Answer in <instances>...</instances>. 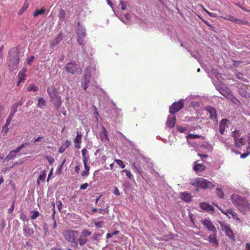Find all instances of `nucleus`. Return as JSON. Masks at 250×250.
<instances>
[{"label": "nucleus", "mask_w": 250, "mask_h": 250, "mask_svg": "<svg viewBox=\"0 0 250 250\" xmlns=\"http://www.w3.org/2000/svg\"><path fill=\"white\" fill-rule=\"evenodd\" d=\"M19 46L11 48L8 52V66L9 71L12 72L15 70L19 63L21 56Z\"/></svg>", "instance_id": "f257e3e1"}, {"label": "nucleus", "mask_w": 250, "mask_h": 250, "mask_svg": "<svg viewBox=\"0 0 250 250\" xmlns=\"http://www.w3.org/2000/svg\"><path fill=\"white\" fill-rule=\"evenodd\" d=\"M231 200L241 212L246 214L247 212L250 211V203L245 198L237 194H232Z\"/></svg>", "instance_id": "f03ea898"}, {"label": "nucleus", "mask_w": 250, "mask_h": 250, "mask_svg": "<svg viewBox=\"0 0 250 250\" xmlns=\"http://www.w3.org/2000/svg\"><path fill=\"white\" fill-rule=\"evenodd\" d=\"M47 93L49 96L50 102L54 105L55 108L58 110L61 107L62 101L59 91L52 85L47 88Z\"/></svg>", "instance_id": "7ed1b4c3"}, {"label": "nucleus", "mask_w": 250, "mask_h": 250, "mask_svg": "<svg viewBox=\"0 0 250 250\" xmlns=\"http://www.w3.org/2000/svg\"><path fill=\"white\" fill-rule=\"evenodd\" d=\"M64 239L68 242L71 243V246L74 248H79L78 247L77 239L79 236V231L75 230H65L62 232Z\"/></svg>", "instance_id": "20e7f679"}, {"label": "nucleus", "mask_w": 250, "mask_h": 250, "mask_svg": "<svg viewBox=\"0 0 250 250\" xmlns=\"http://www.w3.org/2000/svg\"><path fill=\"white\" fill-rule=\"evenodd\" d=\"M190 184L198 188L196 189L197 191H198L199 188L203 189L213 188L215 186L212 182L203 178H197L192 180L190 182Z\"/></svg>", "instance_id": "39448f33"}, {"label": "nucleus", "mask_w": 250, "mask_h": 250, "mask_svg": "<svg viewBox=\"0 0 250 250\" xmlns=\"http://www.w3.org/2000/svg\"><path fill=\"white\" fill-rule=\"evenodd\" d=\"M91 234V232L88 229H83L80 233H79V236L77 241L78 246L79 245L80 247H83L87 243L91 242L88 237L90 236Z\"/></svg>", "instance_id": "423d86ee"}, {"label": "nucleus", "mask_w": 250, "mask_h": 250, "mask_svg": "<svg viewBox=\"0 0 250 250\" xmlns=\"http://www.w3.org/2000/svg\"><path fill=\"white\" fill-rule=\"evenodd\" d=\"M65 69L67 72L73 75H79L82 72L80 65L73 61L67 63L65 67Z\"/></svg>", "instance_id": "0eeeda50"}, {"label": "nucleus", "mask_w": 250, "mask_h": 250, "mask_svg": "<svg viewBox=\"0 0 250 250\" xmlns=\"http://www.w3.org/2000/svg\"><path fill=\"white\" fill-rule=\"evenodd\" d=\"M236 87H237V92L241 96L245 98L250 97V94L247 91L248 85L239 83Z\"/></svg>", "instance_id": "6e6552de"}, {"label": "nucleus", "mask_w": 250, "mask_h": 250, "mask_svg": "<svg viewBox=\"0 0 250 250\" xmlns=\"http://www.w3.org/2000/svg\"><path fill=\"white\" fill-rule=\"evenodd\" d=\"M184 107V102L181 99L178 102H174L169 107V112L170 114H174L178 112Z\"/></svg>", "instance_id": "1a4fd4ad"}, {"label": "nucleus", "mask_w": 250, "mask_h": 250, "mask_svg": "<svg viewBox=\"0 0 250 250\" xmlns=\"http://www.w3.org/2000/svg\"><path fill=\"white\" fill-rule=\"evenodd\" d=\"M91 77V72L86 71L81 81V86L84 90H86L88 87L90 83V80Z\"/></svg>", "instance_id": "9d476101"}, {"label": "nucleus", "mask_w": 250, "mask_h": 250, "mask_svg": "<svg viewBox=\"0 0 250 250\" xmlns=\"http://www.w3.org/2000/svg\"><path fill=\"white\" fill-rule=\"evenodd\" d=\"M201 223L206 227L208 230L211 231L213 233L217 232V229L210 220L205 218L201 221Z\"/></svg>", "instance_id": "9b49d317"}, {"label": "nucleus", "mask_w": 250, "mask_h": 250, "mask_svg": "<svg viewBox=\"0 0 250 250\" xmlns=\"http://www.w3.org/2000/svg\"><path fill=\"white\" fill-rule=\"evenodd\" d=\"M216 89L227 99H228V98L232 93L231 90L229 88L227 87L225 88L221 86H216Z\"/></svg>", "instance_id": "f8f14e48"}, {"label": "nucleus", "mask_w": 250, "mask_h": 250, "mask_svg": "<svg viewBox=\"0 0 250 250\" xmlns=\"http://www.w3.org/2000/svg\"><path fill=\"white\" fill-rule=\"evenodd\" d=\"M205 110L208 112V113L209 114V118L212 120H214L217 123V112L216 109L211 106H208L206 107Z\"/></svg>", "instance_id": "ddd939ff"}, {"label": "nucleus", "mask_w": 250, "mask_h": 250, "mask_svg": "<svg viewBox=\"0 0 250 250\" xmlns=\"http://www.w3.org/2000/svg\"><path fill=\"white\" fill-rule=\"evenodd\" d=\"M176 124V116L174 114H170L168 116L166 122V125L170 128H173Z\"/></svg>", "instance_id": "4468645a"}, {"label": "nucleus", "mask_w": 250, "mask_h": 250, "mask_svg": "<svg viewBox=\"0 0 250 250\" xmlns=\"http://www.w3.org/2000/svg\"><path fill=\"white\" fill-rule=\"evenodd\" d=\"M102 130L99 134L100 138L103 143H107L109 142V139L108 137V132L105 127L102 125Z\"/></svg>", "instance_id": "2eb2a0df"}, {"label": "nucleus", "mask_w": 250, "mask_h": 250, "mask_svg": "<svg viewBox=\"0 0 250 250\" xmlns=\"http://www.w3.org/2000/svg\"><path fill=\"white\" fill-rule=\"evenodd\" d=\"M229 122V120L225 118L222 119L220 122L219 132L222 135L224 134L226 128L228 127V125L227 124Z\"/></svg>", "instance_id": "dca6fc26"}, {"label": "nucleus", "mask_w": 250, "mask_h": 250, "mask_svg": "<svg viewBox=\"0 0 250 250\" xmlns=\"http://www.w3.org/2000/svg\"><path fill=\"white\" fill-rule=\"evenodd\" d=\"M83 37H77V42L82 47V53L84 55L88 54V50L87 46L83 43Z\"/></svg>", "instance_id": "f3484780"}, {"label": "nucleus", "mask_w": 250, "mask_h": 250, "mask_svg": "<svg viewBox=\"0 0 250 250\" xmlns=\"http://www.w3.org/2000/svg\"><path fill=\"white\" fill-rule=\"evenodd\" d=\"M23 232L26 237H32L34 230L32 228H30L28 226L24 225L23 227Z\"/></svg>", "instance_id": "a211bd4d"}, {"label": "nucleus", "mask_w": 250, "mask_h": 250, "mask_svg": "<svg viewBox=\"0 0 250 250\" xmlns=\"http://www.w3.org/2000/svg\"><path fill=\"white\" fill-rule=\"evenodd\" d=\"M62 40V34L60 32L57 36L50 42V46L53 48L57 45Z\"/></svg>", "instance_id": "6ab92c4d"}, {"label": "nucleus", "mask_w": 250, "mask_h": 250, "mask_svg": "<svg viewBox=\"0 0 250 250\" xmlns=\"http://www.w3.org/2000/svg\"><path fill=\"white\" fill-rule=\"evenodd\" d=\"M206 167L202 164L197 163V161L194 162L193 169L196 172H201L205 170Z\"/></svg>", "instance_id": "aec40b11"}, {"label": "nucleus", "mask_w": 250, "mask_h": 250, "mask_svg": "<svg viewBox=\"0 0 250 250\" xmlns=\"http://www.w3.org/2000/svg\"><path fill=\"white\" fill-rule=\"evenodd\" d=\"M200 207L203 210L207 211H210L211 212H214V209L212 206L209 204L203 202L200 204Z\"/></svg>", "instance_id": "412c9836"}, {"label": "nucleus", "mask_w": 250, "mask_h": 250, "mask_svg": "<svg viewBox=\"0 0 250 250\" xmlns=\"http://www.w3.org/2000/svg\"><path fill=\"white\" fill-rule=\"evenodd\" d=\"M102 236V234L101 233H94L89 238V240H91V242L95 243H98L100 241L99 238Z\"/></svg>", "instance_id": "4be33fe9"}, {"label": "nucleus", "mask_w": 250, "mask_h": 250, "mask_svg": "<svg viewBox=\"0 0 250 250\" xmlns=\"http://www.w3.org/2000/svg\"><path fill=\"white\" fill-rule=\"evenodd\" d=\"M180 198L182 200L185 201L186 202H189L191 200L190 194L187 192L181 193Z\"/></svg>", "instance_id": "5701e85b"}, {"label": "nucleus", "mask_w": 250, "mask_h": 250, "mask_svg": "<svg viewBox=\"0 0 250 250\" xmlns=\"http://www.w3.org/2000/svg\"><path fill=\"white\" fill-rule=\"evenodd\" d=\"M132 169L136 173L141 174L143 171L142 167L139 165L133 163L132 165Z\"/></svg>", "instance_id": "b1692460"}, {"label": "nucleus", "mask_w": 250, "mask_h": 250, "mask_svg": "<svg viewBox=\"0 0 250 250\" xmlns=\"http://www.w3.org/2000/svg\"><path fill=\"white\" fill-rule=\"evenodd\" d=\"M28 0H26L24 1L23 5L21 7V8L20 9V10L18 11V14L19 15H22L28 8V7L29 5V3L28 2Z\"/></svg>", "instance_id": "393cba45"}, {"label": "nucleus", "mask_w": 250, "mask_h": 250, "mask_svg": "<svg viewBox=\"0 0 250 250\" xmlns=\"http://www.w3.org/2000/svg\"><path fill=\"white\" fill-rule=\"evenodd\" d=\"M208 241L209 242L213 243L215 246H218L219 243L216 238V233H214L213 235H210L208 236Z\"/></svg>", "instance_id": "a878e982"}, {"label": "nucleus", "mask_w": 250, "mask_h": 250, "mask_svg": "<svg viewBox=\"0 0 250 250\" xmlns=\"http://www.w3.org/2000/svg\"><path fill=\"white\" fill-rule=\"evenodd\" d=\"M16 156L17 154L14 152V151L11 150L5 157L4 161H8L9 160H13L16 158Z\"/></svg>", "instance_id": "bb28decb"}, {"label": "nucleus", "mask_w": 250, "mask_h": 250, "mask_svg": "<svg viewBox=\"0 0 250 250\" xmlns=\"http://www.w3.org/2000/svg\"><path fill=\"white\" fill-rule=\"evenodd\" d=\"M228 100L230 101L234 104H235L237 105H238L240 104V101L233 95L232 93V94H231L230 96L228 98Z\"/></svg>", "instance_id": "cd10ccee"}, {"label": "nucleus", "mask_w": 250, "mask_h": 250, "mask_svg": "<svg viewBox=\"0 0 250 250\" xmlns=\"http://www.w3.org/2000/svg\"><path fill=\"white\" fill-rule=\"evenodd\" d=\"M228 100L230 101L234 104H235L237 105H238L240 104V101L233 95L232 93V94H231L230 96L228 98Z\"/></svg>", "instance_id": "c85d7f7f"}, {"label": "nucleus", "mask_w": 250, "mask_h": 250, "mask_svg": "<svg viewBox=\"0 0 250 250\" xmlns=\"http://www.w3.org/2000/svg\"><path fill=\"white\" fill-rule=\"evenodd\" d=\"M234 144L237 147H240L245 144V139L243 137H241L236 140V142H234Z\"/></svg>", "instance_id": "c756f323"}, {"label": "nucleus", "mask_w": 250, "mask_h": 250, "mask_svg": "<svg viewBox=\"0 0 250 250\" xmlns=\"http://www.w3.org/2000/svg\"><path fill=\"white\" fill-rule=\"evenodd\" d=\"M77 37H84L86 36L85 29L84 27H81L77 29Z\"/></svg>", "instance_id": "7c9ffc66"}, {"label": "nucleus", "mask_w": 250, "mask_h": 250, "mask_svg": "<svg viewBox=\"0 0 250 250\" xmlns=\"http://www.w3.org/2000/svg\"><path fill=\"white\" fill-rule=\"evenodd\" d=\"M224 19L227 20H229V21H231L232 22H234L236 23H237V21H239V19H237L233 16L231 15H227L225 17H224Z\"/></svg>", "instance_id": "2f4dec72"}, {"label": "nucleus", "mask_w": 250, "mask_h": 250, "mask_svg": "<svg viewBox=\"0 0 250 250\" xmlns=\"http://www.w3.org/2000/svg\"><path fill=\"white\" fill-rule=\"evenodd\" d=\"M219 224L220 225L221 228L223 231H225L226 232V231L229 230V229H230L229 225L225 224V223L220 221L219 222Z\"/></svg>", "instance_id": "473e14b6"}, {"label": "nucleus", "mask_w": 250, "mask_h": 250, "mask_svg": "<svg viewBox=\"0 0 250 250\" xmlns=\"http://www.w3.org/2000/svg\"><path fill=\"white\" fill-rule=\"evenodd\" d=\"M46 105L45 100L42 97L39 98L38 102V106L41 108H43Z\"/></svg>", "instance_id": "72a5a7b5"}, {"label": "nucleus", "mask_w": 250, "mask_h": 250, "mask_svg": "<svg viewBox=\"0 0 250 250\" xmlns=\"http://www.w3.org/2000/svg\"><path fill=\"white\" fill-rule=\"evenodd\" d=\"M45 11L44 7L42 8L41 9H37L33 13L34 17H37L41 15H43Z\"/></svg>", "instance_id": "f704fd0d"}, {"label": "nucleus", "mask_w": 250, "mask_h": 250, "mask_svg": "<svg viewBox=\"0 0 250 250\" xmlns=\"http://www.w3.org/2000/svg\"><path fill=\"white\" fill-rule=\"evenodd\" d=\"M227 212L231 215L232 218L235 219H237L240 222H242V220L237 217V213L234 211H232L231 209L227 210Z\"/></svg>", "instance_id": "c9c22d12"}, {"label": "nucleus", "mask_w": 250, "mask_h": 250, "mask_svg": "<svg viewBox=\"0 0 250 250\" xmlns=\"http://www.w3.org/2000/svg\"><path fill=\"white\" fill-rule=\"evenodd\" d=\"M39 90V87L36 86L35 84H29L27 87L28 91H34L36 92Z\"/></svg>", "instance_id": "e433bc0d"}, {"label": "nucleus", "mask_w": 250, "mask_h": 250, "mask_svg": "<svg viewBox=\"0 0 250 250\" xmlns=\"http://www.w3.org/2000/svg\"><path fill=\"white\" fill-rule=\"evenodd\" d=\"M30 213H32V215L30 217L32 220L36 219L41 215L38 211L31 210L30 211Z\"/></svg>", "instance_id": "4c0bfd02"}, {"label": "nucleus", "mask_w": 250, "mask_h": 250, "mask_svg": "<svg viewBox=\"0 0 250 250\" xmlns=\"http://www.w3.org/2000/svg\"><path fill=\"white\" fill-rule=\"evenodd\" d=\"M226 235L229 237L231 240L235 241V236L234 235L233 232L231 229H229V230H228L225 232Z\"/></svg>", "instance_id": "58836bf2"}, {"label": "nucleus", "mask_w": 250, "mask_h": 250, "mask_svg": "<svg viewBox=\"0 0 250 250\" xmlns=\"http://www.w3.org/2000/svg\"><path fill=\"white\" fill-rule=\"evenodd\" d=\"M6 226V221L4 219H2L0 222V234H2L3 231Z\"/></svg>", "instance_id": "ea45409f"}, {"label": "nucleus", "mask_w": 250, "mask_h": 250, "mask_svg": "<svg viewBox=\"0 0 250 250\" xmlns=\"http://www.w3.org/2000/svg\"><path fill=\"white\" fill-rule=\"evenodd\" d=\"M77 135L74 140V142L76 144H81L82 141V134L78 132H77Z\"/></svg>", "instance_id": "a19ab883"}, {"label": "nucleus", "mask_w": 250, "mask_h": 250, "mask_svg": "<svg viewBox=\"0 0 250 250\" xmlns=\"http://www.w3.org/2000/svg\"><path fill=\"white\" fill-rule=\"evenodd\" d=\"M46 171L45 170H43L41 171V174H40L39 176V180H40L41 181L44 182L45 181V179L46 177Z\"/></svg>", "instance_id": "79ce46f5"}, {"label": "nucleus", "mask_w": 250, "mask_h": 250, "mask_svg": "<svg viewBox=\"0 0 250 250\" xmlns=\"http://www.w3.org/2000/svg\"><path fill=\"white\" fill-rule=\"evenodd\" d=\"M65 16V12L62 9H60L58 13V17L60 20H63Z\"/></svg>", "instance_id": "37998d69"}, {"label": "nucleus", "mask_w": 250, "mask_h": 250, "mask_svg": "<svg viewBox=\"0 0 250 250\" xmlns=\"http://www.w3.org/2000/svg\"><path fill=\"white\" fill-rule=\"evenodd\" d=\"M232 136L233 138L234 142H236V140H238V138L240 137L239 131L237 130H235L232 132Z\"/></svg>", "instance_id": "c03bdc74"}, {"label": "nucleus", "mask_w": 250, "mask_h": 250, "mask_svg": "<svg viewBox=\"0 0 250 250\" xmlns=\"http://www.w3.org/2000/svg\"><path fill=\"white\" fill-rule=\"evenodd\" d=\"M18 77L19 79L18 84H19L20 83L23 82L25 80V74H22L21 72L19 73Z\"/></svg>", "instance_id": "a18cd8bd"}, {"label": "nucleus", "mask_w": 250, "mask_h": 250, "mask_svg": "<svg viewBox=\"0 0 250 250\" xmlns=\"http://www.w3.org/2000/svg\"><path fill=\"white\" fill-rule=\"evenodd\" d=\"M237 79L241 81H243L245 82L246 81V78H244V75L242 73L240 72H237L235 73Z\"/></svg>", "instance_id": "49530a36"}, {"label": "nucleus", "mask_w": 250, "mask_h": 250, "mask_svg": "<svg viewBox=\"0 0 250 250\" xmlns=\"http://www.w3.org/2000/svg\"><path fill=\"white\" fill-rule=\"evenodd\" d=\"M17 111V106H16V105H14L13 104V105H12V106L11 108V111H10V113L9 114V116L13 117V116H14V114H15V113Z\"/></svg>", "instance_id": "de8ad7c7"}, {"label": "nucleus", "mask_w": 250, "mask_h": 250, "mask_svg": "<svg viewBox=\"0 0 250 250\" xmlns=\"http://www.w3.org/2000/svg\"><path fill=\"white\" fill-rule=\"evenodd\" d=\"M12 118L13 117H11L10 116H9L8 117V118L6 119V123L5 125L3 126L2 129H4L6 128H7V126H8L10 125Z\"/></svg>", "instance_id": "09e8293b"}, {"label": "nucleus", "mask_w": 250, "mask_h": 250, "mask_svg": "<svg viewBox=\"0 0 250 250\" xmlns=\"http://www.w3.org/2000/svg\"><path fill=\"white\" fill-rule=\"evenodd\" d=\"M123 172H125L126 176H127L129 179L133 180V176L131 173V172L129 170H127L126 169H124L122 170Z\"/></svg>", "instance_id": "8fccbe9b"}, {"label": "nucleus", "mask_w": 250, "mask_h": 250, "mask_svg": "<svg viewBox=\"0 0 250 250\" xmlns=\"http://www.w3.org/2000/svg\"><path fill=\"white\" fill-rule=\"evenodd\" d=\"M98 212L100 213H101L102 214H105L108 213V212H109L108 207H106L104 209L98 208Z\"/></svg>", "instance_id": "3c124183"}, {"label": "nucleus", "mask_w": 250, "mask_h": 250, "mask_svg": "<svg viewBox=\"0 0 250 250\" xmlns=\"http://www.w3.org/2000/svg\"><path fill=\"white\" fill-rule=\"evenodd\" d=\"M115 161L121 168H124L125 167V164H124V162L121 160L115 159Z\"/></svg>", "instance_id": "603ef678"}, {"label": "nucleus", "mask_w": 250, "mask_h": 250, "mask_svg": "<svg viewBox=\"0 0 250 250\" xmlns=\"http://www.w3.org/2000/svg\"><path fill=\"white\" fill-rule=\"evenodd\" d=\"M200 137V136L197 134L194 135L193 134H190L187 136V138L189 139H197Z\"/></svg>", "instance_id": "864d4df0"}, {"label": "nucleus", "mask_w": 250, "mask_h": 250, "mask_svg": "<svg viewBox=\"0 0 250 250\" xmlns=\"http://www.w3.org/2000/svg\"><path fill=\"white\" fill-rule=\"evenodd\" d=\"M176 129L177 131L181 133H183L187 130V128L186 127H183V126L180 125H177L176 126Z\"/></svg>", "instance_id": "5fc2aeb1"}, {"label": "nucleus", "mask_w": 250, "mask_h": 250, "mask_svg": "<svg viewBox=\"0 0 250 250\" xmlns=\"http://www.w3.org/2000/svg\"><path fill=\"white\" fill-rule=\"evenodd\" d=\"M94 224L96 227L97 228H101L103 226V224L104 223L103 221H94Z\"/></svg>", "instance_id": "6e6d98bb"}, {"label": "nucleus", "mask_w": 250, "mask_h": 250, "mask_svg": "<svg viewBox=\"0 0 250 250\" xmlns=\"http://www.w3.org/2000/svg\"><path fill=\"white\" fill-rule=\"evenodd\" d=\"M56 203L58 204L57 207H58V209L59 211L61 212H62V207L63 206V205H62L61 201H60V200L56 201Z\"/></svg>", "instance_id": "4d7b16f0"}, {"label": "nucleus", "mask_w": 250, "mask_h": 250, "mask_svg": "<svg viewBox=\"0 0 250 250\" xmlns=\"http://www.w3.org/2000/svg\"><path fill=\"white\" fill-rule=\"evenodd\" d=\"M120 5H121V9L123 10H124L126 9V7H127L126 2H125L121 0L120 2Z\"/></svg>", "instance_id": "13d9d810"}, {"label": "nucleus", "mask_w": 250, "mask_h": 250, "mask_svg": "<svg viewBox=\"0 0 250 250\" xmlns=\"http://www.w3.org/2000/svg\"><path fill=\"white\" fill-rule=\"evenodd\" d=\"M20 219L23 221H28V218H27V216L23 212L21 213Z\"/></svg>", "instance_id": "bf43d9fd"}, {"label": "nucleus", "mask_w": 250, "mask_h": 250, "mask_svg": "<svg viewBox=\"0 0 250 250\" xmlns=\"http://www.w3.org/2000/svg\"><path fill=\"white\" fill-rule=\"evenodd\" d=\"M46 159L48 160V163L51 165L53 164L55 162L54 158L51 156H47L46 157Z\"/></svg>", "instance_id": "052dcab7"}, {"label": "nucleus", "mask_w": 250, "mask_h": 250, "mask_svg": "<svg viewBox=\"0 0 250 250\" xmlns=\"http://www.w3.org/2000/svg\"><path fill=\"white\" fill-rule=\"evenodd\" d=\"M71 144V141L68 140H66L65 142L62 144V146L66 149L68 148Z\"/></svg>", "instance_id": "680f3d73"}, {"label": "nucleus", "mask_w": 250, "mask_h": 250, "mask_svg": "<svg viewBox=\"0 0 250 250\" xmlns=\"http://www.w3.org/2000/svg\"><path fill=\"white\" fill-rule=\"evenodd\" d=\"M65 162V159H64V160L62 162V164L60 165L59 167L57 170V173L58 174H60L61 173L62 167V166H63V164H64Z\"/></svg>", "instance_id": "e2e57ef3"}, {"label": "nucleus", "mask_w": 250, "mask_h": 250, "mask_svg": "<svg viewBox=\"0 0 250 250\" xmlns=\"http://www.w3.org/2000/svg\"><path fill=\"white\" fill-rule=\"evenodd\" d=\"M82 153L83 157H87V155H88V151L85 148H84L82 149Z\"/></svg>", "instance_id": "0e129e2a"}, {"label": "nucleus", "mask_w": 250, "mask_h": 250, "mask_svg": "<svg viewBox=\"0 0 250 250\" xmlns=\"http://www.w3.org/2000/svg\"><path fill=\"white\" fill-rule=\"evenodd\" d=\"M249 23V22L245 20H241L239 19V21H237V24H244L247 25Z\"/></svg>", "instance_id": "69168bd1"}, {"label": "nucleus", "mask_w": 250, "mask_h": 250, "mask_svg": "<svg viewBox=\"0 0 250 250\" xmlns=\"http://www.w3.org/2000/svg\"><path fill=\"white\" fill-rule=\"evenodd\" d=\"M43 138V136H39L38 138L34 139L32 141L33 142L34 144H36L37 142L41 141V140Z\"/></svg>", "instance_id": "338daca9"}, {"label": "nucleus", "mask_w": 250, "mask_h": 250, "mask_svg": "<svg viewBox=\"0 0 250 250\" xmlns=\"http://www.w3.org/2000/svg\"><path fill=\"white\" fill-rule=\"evenodd\" d=\"M43 228L44 230V235H47V232L48 231V228H47V225L46 223H44L43 225Z\"/></svg>", "instance_id": "774afa93"}]
</instances>
